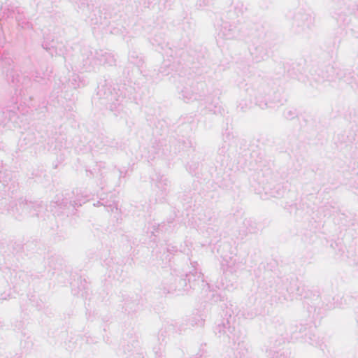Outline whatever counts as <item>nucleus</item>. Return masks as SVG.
<instances>
[{
    "mask_svg": "<svg viewBox=\"0 0 358 358\" xmlns=\"http://www.w3.org/2000/svg\"><path fill=\"white\" fill-rule=\"evenodd\" d=\"M266 85L257 83L247 85L245 89L247 97L239 101L237 108L241 112H245L250 109L254 104L262 109L266 108Z\"/></svg>",
    "mask_w": 358,
    "mask_h": 358,
    "instance_id": "nucleus-1",
    "label": "nucleus"
},
{
    "mask_svg": "<svg viewBox=\"0 0 358 358\" xmlns=\"http://www.w3.org/2000/svg\"><path fill=\"white\" fill-rule=\"evenodd\" d=\"M115 62V56L111 52L104 50H94L90 52L84 61V66L86 71H90L100 65L113 66Z\"/></svg>",
    "mask_w": 358,
    "mask_h": 358,
    "instance_id": "nucleus-2",
    "label": "nucleus"
},
{
    "mask_svg": "<svg viewBox=\"0 0 358 358\" xmlns=\"http://www.w3.org/2000/svg\"><path fill=\"white\" fill-rule=\"evenodd\" d=\"M27 208L24 199L18 201H8L6 199L0 200V212L10 216L13 219L22 221L26 219L27 213L24 208Z\"/></svg>",
    "mask_w": 358,
    "mask_h": 358,
    "instance_id": "nucleus-3",
    "label": "nucleus"
},
{
    "mask_svg": "<svg viewBox=\"0 0 358 358\" xmlns=\"http://www.w3.org/2000/svg\"><path fill=\"white\" fill-rule=\"evenodd\" d=\"M238 22L239 20L229 22L221 20L216 28L217 40H232L238 38L240 36Z\"/></svg>",
    "mask_w": 358,
    "mask_h": 358,
    "instance_id": "nucleus-4",
    "label": "nucleus"
},
{
    "mask_svg": "<svg viewBox=\"0 0 358 358\" xmlns=\"http://www.w3.org/2000/svg\"><path fill=\"white\" fill-rule=\"evenodd\" d=\"M314 19L312 15L303 10L294 13L292 22V31L296 34H301L313 26Z\"/></svg>",
    "mask_w": 358,
    "mask_h": 358,
    "instance_id": "nucleus-5",
    "label": "nucleus"
},
{
    "mask_svg": "<svg viewBox=\"0 0 358 358\" xmlns=\"http://www.w3.org/2000/svg\"><path fill=\"white\" fill-rule=\"evenodd\" d=\"M98 94L103 100L102 103L112 111L117 109L124 99L115 88L112 90L110 87H103L99 90Z\"/></svg>",
    "mask_w": 358,
    "mask_h": 358,
    "instance_id": "nucleus-6",
    "label": "nucleus"
},
{
    "mask_svg": "<svg viewBox=\"0 0 358 358\" xmlns=\"http://www.w3.org/2000/svg\"><path fill=\"white\" fill-rule=\"evenodd\" d=\"M97 166L99 169L96 177L99 178L101 185L110 180L113 176H117L119 178L122 176V173L121 171H117L115 168H107L104 163L100 162Z\"/></svg>",
    "mask_w": 358,
    "mask_h": 358,
    "instance_id": "nucleus-7",
    "label": "nucleus"
},
{
    "mask_svg": "<svg viewBox=\"0 0 358 358\" xmlns=\"http://www.w3.org/2000/svg\"><path fill=\"white\" fill-rule=\"evenodd\" d=\"M195 87L187 86L185 87L181 91V96L184 101L189 103L199 100L203 96V94L197 92H194Z\"/></svg>",
    "mask_w": 358,
    "mask_h": 358,
    "instance_id": "nucleus-8",
    "label": "nucleus"
},
{
    "mask_svg": "<svg viewBox=\"0 0 358 358\" xmlns=\"http://www.w3.org/2000/svg\"><path fill=\"white\" fill-rule=\"evenodd\" d=\"M280 327L282 329H286L285 334H282V336H284V338L287 339L288 336L289 335L291 338L292 339H298L299 338L300 334H302L303 331L306 329V327H303L302 324H300L299 327L297 325H289L288 329L285 327L284 325H281Z\"/></svg>",
    "mask_w": 358,
    "mask_h": 358,
    "instance_id": "nucleus-9",
    "label": "nucleus"
},
{
    "mask_svg": "<svg viewBox=\"0 0 358 358\" xmlns=\"http://www.w3.org/2000/svg\"><path fill=\"white\" fill-rule=\"evenodd\" d=\"M6 78L8 82L12 83L15 87H20L21 85H23L22 76L18 70L14 67H11L8 70Z\"/></svg>",
    "mask_w": 358,
    "mask_h": 358,
    "instance_id": "nucleus-10",
    "label": "nucleus"
},
{
    "mask_svg": "<svg viewBox=\"0 0 358 358\" xmlns=\"http://www.w3.org/2000/svg\"><path fill=\"white\" fill-rule=\"evenodd\" d=\"M250 52L252 56L253 60L256 62H260L261 61L264 60L267 57L266 50L262 45L250 48Z\"/></svg>",
    "mask_w": 358,
    "mask_h": 358,
    "instance_id": "nucleus-11",
    "label": "nucleus"
},
{
    "mask_svg": "<svg viewBox=\"0 0 358 358\" xmlns=\"http://www.w3.org/2000/svg\"><path fill=\"white\" fill-rule=\"evenodd\" d=\"M24 201L26 202V206H27V208H24V211L27 213L26 218L38 216L40 209L42 208L40 203L38 202L27 201L25 199H24Z\"/></svg>",
    "mask_w": 358,
    "mask_h": 358,
    "instance_id": "nucleus-12",
    "label": "nucleus"
},
{
    "mask_svg": "<svg viewBox=\"0 0 358 358\" xmlns=\"http://www.w3.org/2000/svg\"><path fill=\"white\" fill-rule=\"evenodd\" d=\"M214 331L219 337L226 334L229 338H230L231 336L229 334H231L232 331L231 327L229 325V321H222L221 323L217 324L215 327Z\"/></svg>",
    "mask_w": 358,
    "mask_h": 358,
    "instance_id": "nucleus-13",
    "label": "nucleus"
},
{
    "mask_svg": "<svg viewBox=\"0 0 358 358\" xmlns=\"http://www.w3.org/2000/svg\"><path fill=\"white\" fill-rule=\"evenodd\" d=\"M95 0H79V10L85 16L94 10Z\"/></svg>",
    "mask_w": 358,
    "mask_h": 358,
    "instance_id": "nucleus-14",
    "label": "nucleus"
},
{
    "mask_svg": "<svg viewBox=\"0 0 358 358\" xmlns=\"http://www.w3.org/2000/svg\"><path fill=\"white\" fill-rule=\"evenodd\" d=\"M170 182L166 177L163 176H158L156 182V187L160 192V195H166L168 191Z\"/></svg>",
    "mask_w": 358,
    "mask_h": 358,
    "instance_id": "nucleus-15",
    "label": "nucleus"
},
{
    "mask_svg": "<svg viewBox=\"0 0 358 358\" xmlns=\"http://www.w3.org/2000/svg\"><path fill=\"white\" fill-rule=\"evenodd\" d=\"M245 10L246 8L242 3L238 2L234 5V10L229 11L228 17L230 20L234 21L235 16L237 18L239 17L244 13Z\"/></svg>",
    "mask_w": 358,
    "mask_h": 358,
    "instance_id": "nucleus-16",
    "label": "nucleus"
},
{
    "mask_svg": "<svg viewBox=\"0 0 358 358\" xmlns=\"http://www.w3.org/2000/svg\"><path fill=\"white\" fill-rule=\"evenodd\" d=\"M357 4L352 0H344L343 7L341 8V12L345 14L351 15L357 9Z\"/></svg>",
    "mask_w": 358,
    "mask_h": 358,
    "instance_id": "nucleus-17",
    "label": "nucleus"
},
{
    "mask_svg": "<svg viewBox=\"0 0 358 358\" xmlns=\"http://www.w3.org/2000/svg\"><path fill=\"white\" fill-rule=\"evenodd\" d=\"M188 322L190 326L194 327H203L205 322V320L202 317V315L199 313L193 314L188 319Z\"/></svg>",
    "mask_w": 358,
    "mask_h": 358,
    "instance_id": "nucleus-18",
    "label": "nucleus"
},
{
    "mask_svg": "<svg viewBox=\"0 0 358 358\" xmlns=\"http://www.w3.org/2000/svg\"><path fill=\"white\" fill-rule=\"evenodd\" d=\"M283 116L287 120H293L297 117V111L294 107H287L284 110Z\"/></svg>",
    "mask_w": 358,
    "mask_h": 358,
    "instance_id": "nucleus-19",
    "label": "nucleus"
},
{
    "mask_svg": "<svg viewBox=\"0 0 358 358\" xmlns=\"http://www.w3.org/2000/svg\"><path fill=\"white\" fill-rule=\"evenodd\" d=\"M244 226L246 227L247 231L245 232V235L247 234H255L257 231V227L256 222L251 220H245L244 222Z\"/></svg>",
    "mask_w": 358,
    "mask_h": 358,
    "instance_id": "nucleus-20",
    "label": "nucleus"
},
{
    "mask_svg": "<svg viewBox=\"0 0 358 358\" xmlns=\"http://www.w3.org/2000/svg\"><path fill=\"white\" fill-rule=\"evenodd\" d=\"M152 351L155 358H164V345L162 343H159L153 347Z\"/></svg>",
    "mask_w": 358,
    "mask_h": 358,
    "instance_id": "nucleus-21",
    "label": "nucleus"
},
{
    "mask_svg": "<svg viewBox=\"0 0 358 358\" xmlns=\"http://www.w3.org/2000/svg\"><path fill=\"white\" fill-rule=\"evenodd\" d=\"M103 206L106 210L108 212H110V213H114V212H117L118 210V208H117V205L113 201L112 203L108 204V203H104L103 202H101V201H98L97 203H94V206Z\"/></svg>",
    "mask_w": 358,
    "mask_h": 358,
    "instance_id": "nucleus-22",
    "label": "nucleus"
},
{
    "mask_svg": "<svg viewBox=\"0 0 358 358\" xmlns=\"http://www.w3.org/2000/svg\"><path fill=\"white\" fill-rule=\"evenodd\" d=\"M215 0H196V6L201 9L210 7L214 4Z\"/></svg>",
    "mask_w": 358,
    "mask_h": 358,
    "instance_id": "nucleus-23",
    "label": "nucleus"
},
{
    "mask_svg": "<svg viewBox=\"0 0 358 358\" xmlns=\"http://www.w3.org/2000/svg\"><path fill=\"white\" fill-rule=\"evenodd\" d=\"M193 265V267L194 268V273L189 272V274L187 275V277L188 278V280H191L192 276L196 277L198 279L203 277L202 273L200 271H197V269L195 267L194 264H196V262L192 263Z\"/></svg>",
    "mask_w": 358,
    "mask_h": 358,
    "instance_id": "nucleus-24",
    "label": "nucleus"
},
{
    "mask_svg": "<svg viewBox=\"0 0 358 358\" xmlns=\"http://www.w3.org/2000/svg\"><path fill=\"white\" fill-rule=\"evenodd\" d=\"M45 73H38V71H36L35 79L36 81L40 82L41 80L45 79Z\"/></svg>",
    "mask_w": 358,
    "mask_h": 358,
    "instance_id": "nucleus-25",
    "label": "nucleus"
},
{
    "mask_svg": "<svg viewBox=\"0 0 358 358\" xmlns=\"http://www.w3.org/2000/svg\"><path fill=\"white\" fill-rule=\"evenodd\" d=\"M224 296H222L220 294H215L213 295V299L214 301H223Z\"/></svg>",
    "mask_w": 358,
    "mask_h": 358,
    "instance_id": "nucleus-26",
    "label": "nucleus"
},
{
    "mask_svg": "<svg viewBox=\"0 0 358 358\" xmlns=\"http://www.w3.org/2000/svg\"><path fill=\"white\" fill-rule=\"evenodd\" d=\"M9 295V293L6 292H0V300H6L8 298Z\"/></svg>",
    "mask_w": 358,
    "mask_h": 358,
    "instance_id": "nucleus-27",
    "label": "nucleus"
},
{
    "mask_svg": "<svg viewBox=\"0 0 358 358\" xmlns=\"http://www.w3.org/2000/svg\"><path fill=\"white\" fill-rule=\"evenodd\" d=\"M6 122V119L4 117V112L0 111V124H5Z\"/></svg>",
    "mask_w": 358,
    "mask_h": 358,
    "instance_id": "nucleus-28",
    "label": "nucleus"
},
{
    "mask_svg": "<svg viewBox=\"0 0 358 358\" xmlns=\"http://www.w3.org/2000/svg\"><path fill=\"white\" fill-rule=\"evenodd\" d=\"M227 150L228 148L226 146H222V148H219L218 152L220 154H224Z\"/></svg>",
    "mask_w": 358,
    "mask_h": 358,
    "instance_id": "nucleus-29",
    "label": "nucleus"
},
{
    "mask_svg": "<svg viewBox=\"0 0 358 358\" xmlns=\"http://www.w3.org/2000/svg\"><path fill=\"white\" fill-rule=\"evenodd\" d=\"M355 35L357 38H358V25L353 29Z\"/></svg>",
    "mask_w": 358,
    "mask_h": 358,
    "instance_id": "nucleus-30",
    "label": "nucleus"
},
{
    "mask_svg": "<svg viewBox=\"0 0 358 358\" xmlns=\"http://www.w3.org/2000/svg\"><path fill=\"white\" fill-rule=\"evenodd\" d=\"M271 196L274 197L282 196V194L280 192H277L276 194L271 193Z\"/></svg>",
    "mask_w": 358,
    "mask_h": 358,
    "instance_id": "nucleus-31",
    "label": "nucleus"
},
{
    "mask_svg": "<svg viewBox=\"0 0 358 358\" xmlns=\"http://www.w3.org/2000/svg\"><path fill=\"white\" fill-rule=\"evenodd\" d=\"M0 182H2L3 184L7 182V180L3 179V176H1V172H0Z\"/></svg>",
    "mask_w": 358,
    "mask_h": 358,
    "instance_id": "nucleus-32",
    "label": "nucleus"
},
{
    "mask_svg": "<svg viewBox=\"0 0 358 358\" xmlns=\"http://www.w3.org/2000/svg\"><path fill=\"white\" fill-rule=\"evenodd\" d=\"M17 274H18V275H19V278H24V277H25V276H26V275H25L23 272H22V271H20V272H19V273H17Z\"/></svg>",
    "mask_w": 358,
    "mask_h": 358,
    "instance_id": "nucleus-33",
    "label": "nucleus"
},
{
    "mask_svg": "<svg viewBox=\"0 0 358 358\" xmlns=\"http://www.w3.org/2000/svg\"><path fill=\"white\" fill-rule=\"evenodd\" d=\"M86 172L87 176H93V173L91 171H87Z\"/></svg>",
    "mask_w": 358,
    "mask_h": 358,
    "instance_id": "nucleus-34",
    "label": "nucleus"
},
{
    "mask_svg": "<svg viewBox=\"0 0 358 358\" xmlns=\"http://www.w3.org/2000/svg\"><path fill=\"white\" fill-rule=\"evenodd\" d=\"M10 113V116H9V119L10 120L12 118V117L15 116V113L14 112H12V113Z\"/></svg>",
    "mask_w": 358,
    "mask_h": 358,
    "instance_id": "nucleus-35",
    "label": "nucleus"
},
{
    "mask_svg": "<svg viewBox=\"0 0 358 358\" xmlns=\"http://www.w3.org/2000/svg\"><path fill=\"white\" fill-rule=\"evenodd\" d=\"M315 80H316V82H317V83H322V82H323L324 80V79H320V78H319V79H315Z\"/></svg>",
    "mask_w": 358,
    "mask_h": 358,
    "instance_id": "nucleus-36",
    "label": "nucleus"
},
{
    "mask_svg": "<svg viewBox=\"0 0 358 358\" xmlns=\"http://www.w3.org/2000/svg\"><path fill=\"white\" fill-rule=\"evenodd\" d=\"M217 287H218L219 289H224V288H225V287H224L223 285H219V286H217Z\"/></svg>",
    "mask_w": 358,
    "mask_h": 358,
    "instance_id": "nucleus-37",
    "label": "nucleus"
},
{
    "mask_svg": "<svg viewBox=\"0 0 358 358\" xmlns=\"http://www.w3.org/2000/svg\"><path fill=\"white\" fill-rule=\"evenodd\" d=\"M73 77H74V78H73V80L75 82L76 81V79H77V78H79L78 76H74Z\"/></svg>",
    "mask_w": 358,
    "mask_h": 358,
    "instance_id": "nucleus-38",
    "label": "nucleus"
},
{
    "mask_svg": "<svg viewBox=\"0 0 358 358\" xmlns=\"http://www.w3.org/2000/svg\"><path fill=\"white\" fill-rule=\"evenodd\" d=\"M72 85H73V88H76L77 87H80V85L78 84V85H76L75 84L72 83Z\"/></svg>",
    "mask_w": 358,
    "mask_h": 358,
    "instance_id": "nucleus-39",
    "label": "nucleus"
},
{
    "mask_svg": "<svg viewBox=\"0 0 358 358\" xmlns=\"http://www.w3.org/2000/svg\"><path fill=\"white\" fill-rule=\"evenodd\" d=\"M73 202H74V204H73V206H75L76 205L81 206V203H78L76 201H73Z\"/></svg>",
    "mask_w": 358,
    "mask_h": 358,
    "instance_id": "nucleus-40",
    "label": "nucleus"
},
{
    "mask_svg": "<svg viewBox=\"0 0 358 358\" xmlns=\"http://www.w3.org/2000/svg\"><path fill=\"white\" fill-rule=\"evenodd\" d=\"M13 283H14L15 285H17L20 284L17 280L13 282Z\"/></svg>",
    "mask_w": 358,
    "mask_h": 358,
    "instance_id": "nucleus-41",
    "label": "nucleus"
},
{
    "mask_svg": "<svg viewBox=\"0 0 358 358\" xmlns=\"http://www.w3.org/2000/svg\"><path fill=\"white\" fill-rule=\"evenodd\" d=\"M164 66L167 67V66H169V64H166V62H164Z\"/></svg>",
    "mask_w": 358,
    "mask_h": 358,
    "instance_id": "nucleus-42",
    "label": "nucleus"
},
{
    "mask_svg": "<svg viewBox=\"0 0 358 358\" xmlns=\"http://www.w3.org/2000/svg\"><path fill=\"white\" fill-rule=\"evenodd\" d=\"M24 78H22V81L24 83Z\"/></svg>",
    "mask_w": 358,
    "mask_h": 358,
    "instance_id": "nucleus-43",
    "label": "nucleus"
}]
</instances>
